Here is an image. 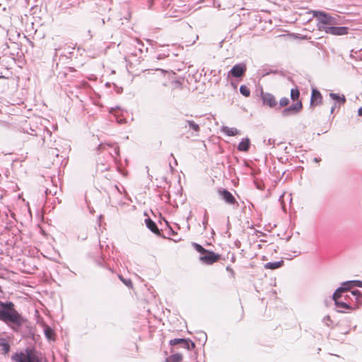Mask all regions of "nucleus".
Here are the masks:
<instances>
[{"instance_id":"obj_8","label":"nucleus","mask_w":362,"mask_h":362,"mask_svg":"<svg viewBox=\"0 0 362 362\" xmlns=\"http://www.w3.org/2000/svg\"><path fill=\"white\" fill-rule=\"evenodd\" d=\"M42 134H39L38 135L40 136V141H42V146L45 149H48L49 145H53V141L55 140H52V132L47 129V127L42 129Z\"/></svg>"},{"instance_id":"obj_29","label":"nucleus","mask_w":362,"mask_h":362,"mask_svg":"<svg viewBox=\"0 0 362 362\" xmlns=\"http://www.w3.org/2000/svg\"><path fill=\"white\" fill-rule=\"evenodd\" d=\"M346 284H352L354 287L357 286L362 288V281L360 280L347 281Z\"/></svg>"},{"instance_id":"obj_41","label":"nucleus","mask_w":362,"mask_h":362,"mask_svg":"<svg viewBox=\"0 0 362 362\" xmlns=\"http://www.w3.org/2000/svg\"><path fill=\"white\" fill-rule=\"evenodd\" d=\"M203 337H204V341H206V339H207V336H206V334H203Z\"/></svg>"},{"instance_id":"obj_43","label":"nucleus","mask_w":362,"mask_h":362,"mask_svg":"<svg viewBox=\"0 0 362 362\" xmlns=\"http://www.w3.org/2000/svg\"><path fill=\"white\" fill-rule=\"evenodd\" d=\"M170 233L172 235L176 234V233L175 231H173L172 229L170 230Z\"/></svg>"},{"instance_id":"obj_30","label":"nucleus","mask_w":362,"mask_h":362,"mask_svg":"<svg viewBox=\"0 0 362 362\" xmlns=\"http://www.w3.org/2000/svg\"><path fill=\"white\" fill-rule=\"evenodd\" d=\"M346 281L343 282L341 284V286H340V288H344L343 292L348 291L351 288L354 287V285H352V284H346Z\"/></svg>"},{"instance_id":"obj_24","label":"nucleus","mask_w":362,"mask_h":362,"mask_svg":"<svg viewBox=\"0 0 362 362\" xmlns=\"http://www.w3.org/2000/svg\"><path fill=\"white\" fill-rule=\"evenodd\" d=\"M344 288H340V286L336 289V291L334 292L332 295V299L333 300H339V298L341 296Z\"/></svg>"},{"instance_id":"obj_38","label":"nucleus","mask_w":362,"mask_h":362,"mask_svg":"<svg viewBox=\"0 0 362 362\" xmlns=\"http://www.w3.org/2000/svg\"><path fill=\"white\" fill-rule=\"evenodd\" d=\"M276 71H270V73H276ZM269 74V72H266V73L262 74V76H266V75H267Z\"/></svg>"},{"instance_id":"obj_33","label":"nucleus","mask_w":362,"mask_h":362,"mask_svg":"<svg viewBox=\"0 0 362 362\" xmlns=\"http://www.w3.org/2000/svg\"><path fill=\"white\" fill-rule=\"evenodd\" d=\"M2 346L3 351L4 353L7 354L10 351V345L7 342H3L1 344Z\"/></svg>"},{"instance_id":"obj_40","label":"nucleus","mask_w":362,"mask_h":362,"mask_svg":"<svg viewBox=\"0 0 362 362\" xmlns=\"http://www.w3.org/2000/svg\"><path fill=\"white\" fill-rule=\"evenodd\" d=\"M105 19H104V18H102V19L100 20V23H101V25H103L105 24Z\"/></svg>"},{"instance_id":"obj_46","label":"nucleus","mask_w":362,"mask_h":362,"mask_svg":"<svg viewBox=\"0 0 362 362\" xmlns=\"http://www.w3.org/2000/svg\"><path fill=\"white\" fill-rule=\"evenodd\" d=\"M326 317H327V318H326V320H329V316H327Z\"/></svg>"},{"instance_id":"obj_1","label":"nucleus","mask_w":362,"mask_h":362,"mask_svg":"<svg viewBox=\"0 0 362 362\" xmlns=\"http://www.w3.org/2000/svg\"><path fill=\"white\" fill-rule=\"evenodd\" d=\"M313 16L317 21V28L320 31H324L327 34L332 35H344L348 33L349 28L345 26H337L339 25L337 18L322 11H312Z\"/></svg>"},{"instance_id":"obj_6","label":"nucleus","mask_w":362,"mask_h":362,"mask_svg":"<svg viewBox=\"0 0 362 362\" xmlns=\"http://www.w3.org/2000/svg\"><path fill=\"white\" fill-rule=\"evenodd\" d=\"M303 109V104L300 100H298L296 103L292 104L289 107L284 108L281 111L282 117H288L291 115H297Z\"/></svg>"},{"instance_id":"obj_14","label":"nucleus","mask_w":362,"mask_h":362,"mask_svg":"<svg viewBox=\"0 0 362 362\" xmlns=\"http://www.w3.org/2000/svg\"><path fill=\"white\" fill-rule=\"evenodd\" d=\"M145 223L146 227L153 233L156 235H160V230L156 225V223L151 220L150 218L145 219Z\"/></svg>"},{"instance_id":"obj_19","label":"nucleus","mask_w":362,"mask_h":362,"mask_svg":"<svg viewBox=\"0 0 362 362\" xmlns=\"http://www.w3.org/2000/svg\"><path fill=\"white\" fill-rule=\"evenodd\" d=\"M334 301V304L337 308L349 310L351 308L348 303H346L345 302L339 301V300H335Z\"/></svg>"},{"instance_id":"obj_12","label":"nucleus","mask_w":362,"mask_h":362,"mask_svg":"<svg viewBox=\"0 0 362 362\" xmlns=\"http://www.w3.org/2000/svg\"><path fill=\"white\" fill-rule=\"evenodd\" d=\"M220 195L224 199V201L228 204H237L235 198L228 190L223 189L219 191Z\"/></svg>"},{"instance_id":"obj_21","label":"nucleus","mask_w":362,"mask_h":362,"mask_svg":"<svg viewBox=\"0 0 362 362\" xmlns=\"http://www.w3.org/2000/svg\"><path fill=\"white\" fill-rule=\"evenodd\" d=\"M300 97V91L298 88L291 90V99L293 101L298 100Z\"/></svg>"},{"instance_id":"obj_44","label":"nucleus","mask_w":362,"mask_h":362,"mask_svg":"<svg viewBox=\"0 0 362 362\" xmlns=\"http://www.w3.org/2000/svg\"><path fill=\"white\" fill-rule=\"evenodd\" d=\"M117 122H118L119 123H122V122H123V119H117Z\"/></svg>"},{"instance_id":"obj_13","label":"nucleus","mask_w":362,"mask_h":362,"mask_svg":"<svg viewBox=\"0 0 362 362\" xmlns=\"http://www.w3.org/2000/svg\"><path fill=\"white\" fill-rule=\"evenodd\" d=\"M47 146H48V149H47V150L48 151V155L50 157L58 158L59 150L58 148V144H57V141H53V145H49L47 144Z\"/></svg>"},{"instance_id":"obj_48","label":"nucleus","mask_w":362,"mask_h":362,"mask_svg":"<svg viewBox=\"0 0 362 362\" xmlns=\"http://www.w3.org/2000/svg\"><path fill=\"white\" fill-rule=\"evenodd\" d=\"M165 362H170L168 358H166Z\"/></svg>"},{"instance_id":"obj_5","label":"nucleus","mask_w":362,"mask_h":362,"mask_svg":"<svg viewBox=\"0 0 362 362\" xmlns=\"http://www.w3.org/2000/svg\"><path fill=\"white\" fill-rule=\"evenodd\" d=\"M261 99L264 105L279 110L278 103L273 94L262 91Z\"/></svg>"},{"instance_id":"obj_37","label":"nucleus","mask_w":362,"mask_h":362,"mask_svg":"<svg viewBox=\"0 0 362 362\" xmlns=\"http://www.w3.org/2000/svg\"><path fill=\"white\" fill-rule=\"evenodd\" d=\"M358 116H362V107H361L358 110Z\"/></svg>"},{"instance_id":"obj_32","label":"nucleus","mask_w":362,"mask_h":362,"mask_svg":"<svg viewBox=\"0 0 362 362\" xmlns=\"http://www.w3.org/2000/svg\"><path fill=\"white\" fill-rule=\"evenodd\" d=\"M136 45H135L136 48H137L138 51L140 53H143V47L144 46V44L138 40H136Z\"/></svg>"},{"instance_id":"obj_39","label":"nucleus","mask_w":362,"mask_h":362,"mask_svg":"<svg viewBox=\"0 0 362 362\" xmlns=\"http://www.w3.org/2000/svg\"><path fill=\"white\" fill-rule=\"evenodd\" d=\"M320 160H321V159H320V158H315L313 160H314V162L317 163V162H320Z\"/></svg>"},{"instance_id":"obj_26","label":"nucleus","mask_w":362,"mask_h":362,"mask_svg":"<svg viewBox=\"0 0 362 362\" xmlns=\"http://www.w3.org/2000/svg\"><path fill=\"white\" fill-rule=\"evenodd\" d=\"M186 122L187 123L189 128L192 129L194 131L198 132L200 130L199 124H196L192 120H187Z\"/></svg>"},{"instance_id":"obj_27","label":"nucleus","mask_w":362,"mask_h":362,"mask_svg":"<svg viewBox=\"0 0 362 362\" xmlns=\"http://www.w3.org/2000/svg\"><path fill=\"white\" fill-rule=\"evenodd\" d=\"M351 295L355 298L356 301H358L362 297L361 292L357 289L352 291Z\"/></svg>"},{"instance_id":"obj_20","label":"nucleus","mask_w":362,"mask_h":362,"mask_svg":"<svg viewBox=\"0 0 362 362\" xmlns=\"http://www.w3.org/2000/svg\"><path fill=\"white\" fill-rule=\"evenodd\" d=\"M44 332H45L46 337L48 339H49V340L54 339V330L51 327L47 326L44 329Z\"/></svg>"},{"instance_id":"obj_28","label":"nucleus","mask_w":362,"mask_h":362,"mask_svg":"<svg viewBox=\"0 0 362 362\" xmlns=\"http://www.w3.org/2000/svg\"><path fill=\"white\" fill-rule=\"evenodd\" d=\"M289 104V99L288 98H282L279 100V105H278L279 110L281 107H286Z\"/></svg>"},{"instance_id":"obj_36","label":"nucleus","mask_w":362,"mask_h":362,"mask_svg":"<svg viewBox=\"0 0 362 362\" xmlns=\"http://www.w3.org/2000/svg\"><path fill=\"white\" fill-rule=\"evenodd\" d=\"M337 107V104L334 103L332 107H331V110H330V112L332 114L334 112V110L336 109Z\"/></svg>"},{"instance_id":"obj_35","label":"nucleus","mask_w":362,"mask_h":362,"mask_svg":"<svg viewBox=\"0 0 362 362\" xmlns=\"http://www.w3.org/2000/svg\"><path fill=\"white\" fill-rule=\"evenodd\" d=\"M119 278L126 286L129 287H131L132 286V283L130 279H124L122 276H119Z\"/></svg>"},{"instance_id":"obj_45","label":"nucleus","mask_w":362,"mask_h":362,"mask_svg":"<svg viewBox=\"0 0 362 362\" xmlns=\"http://www.w3.org/2000/svg\"><path fill=\"white\" fill-rule=\"evenodd\" d=\"M162 58H163V57H162L160 55H158V57H157V59H162Z\"/></svg>"},{"instance_id":"obj_47","label":"nucleus","mask_w":362,"mask_h":362,"mask_svg":"<svg viewBox=\"0 0 362 362\" xmlns=\"http://www.w3.org/2000/svg\"><path fill=\"white\" fill-rule=\"evenodd\" d=\"M326 317H327V318H326V320H329V316H327Z\"/></svg>"},{"instance_id":"obj_17","label":"nucleus","mask_w":362,"mask_h":362,"mask_svg":"<svg viewBox=\"0 0 362 362\" xmlns=\"http://www.w3.org/2000/svg\"><path fill=\"white\" fill-rule=\"evenodd\" d=\"M329 97L335 101V103H338L339 105H343L346 103V98L344 95H339L334 93H330L329 94Z\"/></svg>"},{"instance_id":"obj_25","label":"nucleus","mask_w":362,"mask_h":362,"mask_svg":"<svg viewBox=\"0 0 362 362\" xmlns=\"http://www.w3.org/2000/svg\"><path fill=\"white\" fill-rule=\"evenodd\" d=\"M192 246L198 252L201 254V255H202L205 252H207V250L197 243H192Z\"/></svg>"},{"instance_id":"obj_42","label":"nucleus","mask_w":362,"mask_h":362,"mask_svg":"<svg viewBox=\"0 0 362 362\" xmlns=\"http://www.w3.org/2000/svg\"><path fill=\"white\" fill-rule=\"evenodd\" d=\"M59 51V49H55V55L57 54L58 52Z\"/></svg>"},{"instance_id":"obj_15","label":"nucleus","mask_w":362,"mask_h":362,"mask_svg":"<svg viewBox=\"0 0 362 362\" xmlns=\"http://www.w3.org/2000/svg\"><path fill=\"white\" fill-rule=\"evenodd\" d=\"M221 132L229 136H234L240 134V131L235 127H229L223 126L221 127Z\"/></svg>"},{"instance_id":"obj_3","label":"nucleus","mask_w":362,"mask_h":362,"mask_svg":"<svg viewBox=\"0 0 362 362\" xmlns=\"http://www.w3.org/2000/svg\"><path fill=\"white\" fill-rule=\"evenodd\" d=\"M11 359L15 362H42L35 349L30 347H27L24 352H16L12 355Z\"/></svg>"},{"instance_id":"obj_16","label":"nucleus","mask_w":362,"mask_h":362,"mask_svg":"<svg viewBox=\"0 0 362 362\" xmlns=\"http://www.w3.org/2000/svg\"><path fill=\"white\" fill-rule=\"evenodd\" d=\"M250 147V141L248 138H245L238 144V150L239 151L247 152Z\"/></svg>"},{"instance_id":"obj_4","label":"nucleus","mask_w":362,"mask_h":362,"mask_svg":"<svg viewBox=\"0 0 362 362\" xmlns=\"http://www.w3.org/2000/svg\"><path fill=\"white\" fill-rule=\"evenodd\" d=\"M97 151L101 152L104 151H107L109 154L112 157L115 158L116 156H119V148L117 145L112 144L109 143H101L97 147Z\"/></svg>"},{"instance_id":"obj_7","label":"nucleus","mask_w":362,"mask_h":362,"mask_svg":"<svg viewBox=\"0 0 362 362\" xmlns=\"http://www.w3.org/2000/svg\"><path fill=\"white\" fill-rule=\"evenodd\" d=\"M170 345L172 346L179 345L180 347L187 350H192L195 347V344L189 339L176 338L170 341Z\"/></svg>"},{"instance_id":"obj_18","label":"nucleus","mask_w":362,"mask_h":362,"mask_svg":"<svg viewBox=\"0 0 362 362\" xmlns=\"http://www.w3.org/2000/svg\"><path fill=\"white\" fill-rule=\"evenodd\" d=\"M284 264V261L280 260L277 262H268L264 264V268L267 269H276L278 268H280Z\"/></svg>"},{"instance_id":"obj_9","label":"nucleus","mask_w":362,"mask_h":362,"mask_svg":"<svg viewBox=\"0 0 362 362\" xmlns=\"http://www.w3.org/2000/svg\"><path fill=\"white\" fill-rule=\"evenodd\" d=\"M247 71L246 65L243 63H239L234 65L228 73V77L240 78L243 76Z\"/></svg>"},{"instance_id":"obj_2","label":"nucleus","mask_w":362,"mask_h":362,"mask_svg":"<svg viewBox=\"0 0 362 362\" xmlns=\"http://www.w3.org/2000/svg\"><path fill=\"white\" fill-rule=\"evenodd\" d=\"M0 320L5 322L15 332H18L26 321L15 309V305L11 301H0Z\"/></svg>"},{"instance_id":"obj_31","label":"nucleus","mask_w":362,"mask_h":362,"mask_svg":"<svg viewBox=\"0 0 362 362\" xmlns=\"http://www.w3.org/2000/svg\"><path fill=\"white\" fill-rule=\"evenodd\" d=\"M208 221H209L208 213H207L206 210H205L204 214V218H203V221H202V224L204 226V229L206 228V226L208 224Z\"/></svg>"},{"instance_id":"obj_10","label":"nucleus","mask_w":362,"mask_h":362,"mask_svg":"<svg viewBox=\"0 0 362 362\" xmlns=\"http://www.w3.org/2000/svg\"><path fill=\"white\" fill-rule=\"evenodd\" d=\"M220 259V255L216 254L212 251L207 250L199 257V259L204 264H212Z\"/></svg>"},{"instance_id":"obj_23","label":"nucleus","mask_w":362,"mask_h":362,"mask_svg":"<svg viewBox=\"0 0 362 362\" xmlns=\"http://www.w3.org/2000/svg\"><path fill=\"white\" fill-rule=\"evenodd\" d=\"M240 93L245 97H249L250 95V89L245 85H241L240 87Z\"/></svg>"},{"instance_id":"obj_34","label":"nucleus","mask_w":362,"mask_h":362,"mask_svg":"<svg viewBox=\"0 0 362 362\" xmlns=\"http://www.w3.org/2000/svg\"><path fill=\"white\" fill-rule=\"evenodd\" d=\"M264 144L267 146L273 145V146H274L275 144V140H274L272 139H264Z\"/></svg>"},{"instance_id":"obj_22","label":"nucleus","mask_w":362,"mask_h":362,"mask_svg":"<svg viewBox=\"0 0 362 362\" xmlns=\"http://www.w3.org/2000/svg\"><path fill=\"white\" fill-rule=\"evenodd\" d=\"M168 359L171 362H180L182 360V355L179 353L173 354Z\"/></svg>"},{"instance_id":"obj_11","label":"nucleus","mask_w":362,"mask_h":362,"mask_svg":"<svg viewBox=\"0 0 362 362\" xmlns=\"http://www.w3.org/2000/svg\"><path fill=\"white\" fill-rule=\"evenodd\" d=\"M322 102V96L321 93L317 88H313L311 93V98L310 105L315 106L320 105Z\"/></svg>"}]
</instances>
